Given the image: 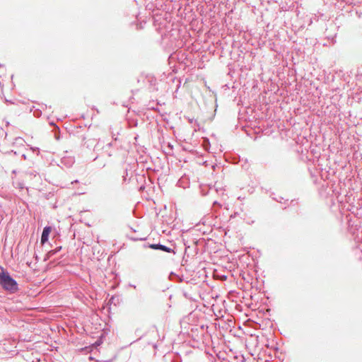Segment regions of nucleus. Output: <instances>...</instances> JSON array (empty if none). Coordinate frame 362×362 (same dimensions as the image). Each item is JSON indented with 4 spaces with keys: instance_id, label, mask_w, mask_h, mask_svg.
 Instances as JSON below:
<instances>
[{
    "instance_id": "obj_1",
    "label": "nucleus",
    "mask_w": 362,
    "mask_h": 362,
    "mask_svg": "<svg viewBox=\"0 0 362 362\" xmlns=\"http://www.w3.org/2000/svg\"><path fill=\"white\" fill-rule=\"evenodd\" d=\"M0 284L5 290L11 293H14L18 290L16 281L2 267H0Z\"/></svg>"
},
{
    "instance_id": "obj_2",
    "label": "nucleus",
    "mask_w": 362,
    "mask_h": 362,
    "mask_svg": "<svg viewBox=\"0 0 362 362\" xmlns=\"http://www.w3.org/2000/svg\"><path fill=\"white\" fill-rule=\"evenodd\" d=\"M51 231H52V228L49 226L45 227L43 229V231L42 233V237H41L42 244L45 243L48 240V237H49Z\"/></svg>"
},
{
    "instance_id": "obj_3",
    "label": "nucleus",
    "mask_w": 362,
    "mask_h": 362,
    "mask_svg": "<svg viewBox=\"0 0 362 362\" xmlns=\"http://www.w3.org/2000/svg\"><path fill=\"white\" fill-rule=\"evenodd\" d=\"M158 250H161L163 251H165V252H171V249L165 246V245H158Z\"/></svg>"
},
{
    "instance_id": "obj_4",
    "label": "nucleus",
    "mask_w": 362,
    "mask_h": 362,
    "mask_svg": "<svg viewBox=\"0 0 362 362\" xmlns=\"http://www.w3.org/2000/svg\"><path fill=\"white\" fill-rule=\"evenodd\" d=\"M149 247H151L152 249L158 250V244H152V245H150Z\"/></svg>"
}]
</instances>
